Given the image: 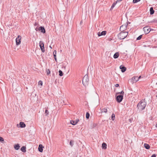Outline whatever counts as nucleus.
Returning <instances> with one entry per match:
<instances>
[{"instance_id":"1","label":"nucleus","mask_w":157,"mask_h":157,"mask_svg":"<svg viewBox=\"0 0 157 157\" xmlns=\"http://www.w3.org/2000/svg\"><path fill=\"white\" fill-rule=\"evenodd\" d=\"M145 100V99L141 100L137 105V107L140 111L143 110L146 107L147 103Z\"/></svg>"},{"instance_id":"2","label":"nucleus","mask_w":157,"mask_h":157,"mask_svg":"<svg viewBox=\"0 0 157 157\" xmlns=\"http://www.w3.org/2000/svg\"><path fill=\"white\" fill-rule=\"evenodd\" d=\"M128 34L127 32H121L118 35V38L120 40L124 39L127 36Z\"/></svg>"},{"instance_id":"3","label":"nucleus","mask_w":157,"mask_h":157,"mask_svg":"<svg viewBox=\"0 0 157 157\" xmlns=\"http://www.w3.org/2000/svg\"><path fill=\"white\" fill-rule=\"evenodd\" d=\"M89 79L88 75H85L83 77L82 83L83 85L86 86L89 84Z\"/></svg>"},{"instance_id":"4","label":"nucleus","mask_w":157,"mask_h":157,"mask_svg":"<svg viewBox=\"0 0 157 157\" xmlns=\"http://www.w3.org/2000/svg\"><path fill=\"white\" fill-rule=\"evenodd\" d=\"M138 81V76H134L132 78L129 79L128 82L131 84H133L134 83H136Z\"/></svg>"},{"instance_id":"5","label":"nucleus","mask_w":157,"mask_h":157,"mask_svg":"<svg viewBox=\"0 0 157 157\" xmlns=\"http://www.w3.org/2000/svg\"><path fill=\"white\" fill-rule=\"evenodd\" d=\"M123 98V95H119L116 96V100L118 102L120 103L122 101Z\"/></svg>"},{"instance_id":"6","label":"nucleus","mask_w":157,"mask_h":157,"mask_svg":"<svg viewBox=\"0 0 157 157\" xmlns=\"http://www.w3.org/2000/svg\"><path fill=\"white\" fill-rule=\"evenodd\" d=\"M39 46L42 52H45L44 44L42 41H40V42Z\"/></svg>"},{"instance_id":"7","label":"nucleus","mask_w":157,"mask_h":157,"mask_svg":"<svg viewBox=\"0 0 157 157\" xmlns=\"http://www.w3.org/2000/svg\"><path fill=\"white\" fill-rule=\"evenodd\" d=\"M21 38V36L18 35L16 38V43L17 45H18L20 44Z\"/></svg>"},{"instance_id":"8","label":"nucleus","mask_w":157,"mask_h":157,"mask_svg":"<svg viewBox=\"0 0 157 157\" xmlns=\"http://www.w3.org/2000/svg\"><path fill=\"white\" fill-rule=\"evenodd\" d=\"M149 29L148 26H146L143 28V30L145 34H147L150 32L151 30H149Z\"/></svg>"},{"instance_id":"9","label":"nucleus","mask_w":157,"mask_h":157,"mask_svg":"<svg viewBox=\"0 0 157 157\" xmlns=\"http://www.w3.org/2000/svg\"><path fill=\"white\" fill-rule=\"evenodd\" d=\"M128 24L127 25H122L120 27V31L121 32H124V31L126 29Z\"/></svg>"},{"instance_id":"10","label":"nucleus","mask_w":157,"mask_h":157,"mask_svg":"<svg viewBox=\"0 0 157 157\" xmlns=\"http://www.w3.org/2000/svg\"><path fill=\"white\" fill-rule=\"evenodd\" d=\"M79 121V119H76L75 121L71 120L70 121V123L73 125H75L77 124L78 122Z\"/></svg>"},{"instance_id":"11","label":"nucleus","mask_w":157,"mask_h":157,"mask_svg":"<svg viewBox=\"0 0 157 157\" xmlns=\"http://www.w3.org/2000/svg\"><path fill=\"white\" fill-rule=\"evenodd\" d=\"M106 33L107 32L106 31H104L101 32H99L98 33V35L99 36H105L106 35Z\"/></svg>"},{"instance_id":"12","label":"nucleus","mask_w":157,"mask_h":157,"mask_svg":"<svg viewBox=\"0 0 157 157\" xmlns=\"http://www.w3.org/2000/svg\"><path fill=\"white\" fill-rule=\"evenodd\" d=\"M120 68L121 70V71L122 72H124L126 70V68L124 66L122 65L120 66Z\"/></svg>"},{"instance_id":"13","label":"nucleus","mask_w":157,"mask_h":157,"mask_svg":"<svg viewBox=\"0 0 157 157\" xmlns=\"http://www.w3.org/2000/svg\"><path fill=\"white\" fill-rule=\"evenodd\" d=\"M43 148H44V147H43L42 144H39L38 148L39 151L41 152H42L43 151Z\"/></svg>"},{"instance_id":"14","label":"nucleus","mask_w":157,"mask_h":157,"mask_svg":"<svg viewBox=\"0 0 157 157\" xmlns=\"http://www.w3.org/2000/svg\"><path fill=\"white\" fill-rule=\"evenodd\" d=\"M39 30L40 31L41 33H45V30L44 27L41 26L39 28Z\"/></svg>"},{"instance_id":"15","label":"nucleus","mask_w":157,"mask_h":157,"mask_svg":"<svg viewBox=\"0 0 157 157\" xmlns=\"http://www.w3.org/2000/svg\"><path fill=\"white\" fill-rule=\"evenodd\" d=\"M19 125L20 127L21 128H23L25 127L26 125L25 123L22 122H20Z\"/></svg>"},{"instance_id":"16","label":"nucleus","mask_w":157,"mask_h":157,"mask_svg":"<svg viewBox=\"0 0 157 157\" xmlns=\"http://www.w3.org/2000/svg\"><path fill=\"white\" fill-rule=\"evenodd\" d=\"M144 147L147 149H149L150 148V147L148 144L146 143L144 144Z\"/></svg>"},{"instance_id":"17","label":"nucleus","mask_w":157,"mask_h":157,"mask_svg":"<svg viewBox=\"0 0 157 157\" xmlns=\"http://www.w3.org/2000/svg\"><path fill=\"white\" fill-rule=\"evenodd\" d=\"M107 148V144H106L103 142L102 144V148L103 149H105Z\"/></svg>"},{"instance_id":"18","label":"nucleus","mask_w":157,"mask_h":157,"mask_svg":"<svg viewBox=\"0 0 157 157\" xmlns=\"http://www.w3.org/2000/svg\"><path fill=\"white\" fill-rule=\"evenodd\" d=\"M150 11L151 15H152L154 13L155 11L153 10V7H151L150 8Z\"/></svg>"},{"instance_id":"19","label":"nucleus","mask_w":157,"mask_h":157,"mask_svg":"<svg viewBox=\"0 0 157 157\" xmlns=\"http://www.w3.org/2000/svg\"><path fill=\"white\" fill-rule=\"evenodd\" d=\"M20 147V146L19 145V144H15L14 146V148L16 150H18Z\"/></svg>"},{"instance_id":"20","label":"nucleus","mask_w":157,"mask_h":157,"mask_svg":"<svg viewBox=\"0 0 157 157\" xmlns=\"http://www.w3.org/2000/svg\"><path fill=\"white\" fill-rule=\"evenodd\" d=\"M119 56V53L117 52L114 54L113 55V57L114 59L117 58Z\"/></svg>"},{"instance_id":"21","label":"nucleus","mask_w":157,"mask_h":157,"mask_svg":"<svg viewBox=\"0 0 157 157\" xmlns=\"http://www.w3.org/2000/svg\"><path fill=\"white\" fill-rule=\"evenodd\" d=\"M26 147L24 146H22L21 149V151H22L23 152H25L26 151Z\"/></svg>"},{"instance_id":"22","label":"nucleus","mask_w":157,"mask_h":157,"mask_svg":"<svg viewBox=\"0 0 157 157\" xmlns=\"http://www.w3.org/2000/svg\"><path fill=\"white\" fill-rule=\"evenodd\" d=\"M101 113H106L107 112V110L106 108H103L101 109Z\"/></svg>"},{"instance_id":"23","label":"nucleus","mask_w":157,"mask_h":157,"mask_svg":"<svg viewBox=\"0 0 157 157\" xmlns=\"http://www.w3.org/2000/svg\"><path fill=\"white\" fill-rule=\"evenodd\" d=\"M124 92L122 90L120 92H118V93H117L116 94H120L121 95H123V96L124 94Z\"/></svg>"},{"instance_id":"24","label":"nucleus","mask_w":157,"mask_h":157,"mask_svg":"<svg viewBox=\"0 0 157 157\" xmlns=\"http://www.w3.org/2000/svg\"><path fill=\"white\" fill-rule=\"evenodd\" d=\"M90 115L89 113L87 112L86 114V117L87 119H88L89 118Z\"/></svg>"},{"instance_id":"25","label":"nucleus","mask_w":157,"mask_h":157,"mask_svg":"<svg viewBox=\"0 0 157 157\" xmlns=\"http://www.w3.org/2000/svg\"><path fill=\"white\" fill-rule=\"evenodd\" d=\"M59 75L60 76H62L63 75V72L62 71L60 70H59Z\"/></svg>"},{"instance_id":"26","label":"nucleus","mask_w":157,"mask_h":157,"mask_svg":"<svg viewBox=\"0 0 157 157\" xmlns=\"http://www.w3.org/2000/svg\"><path fill=\"white\" fill-rule=\"evenodd\" d=\"M117 3V2L116 3H113V4L112 5V6H111V7L110 10H112L113 9L115 5Z\"/></svg>"},{"instance_id":"27","label":"nucleus","mask_w":157,"mask_h":157,"mask_svg":"<svg viewBox=\"0 0 157 157\" xmlns=\"http://www.w3.org/2000/svg\"><path fill=\"white\" fill-rule=\"evenodd\" d=\"M0 141L2 142V143H4V139L0 136Z\"/></svg>"},{"instance_id":"28","label":"nucleus","mask_w":157,"mask_h":157,"mask_svg":"<svg viewBox=\"0 0 157 157\" xmlns=\"http://www.w3.org/2000/svg\"><path fill=\"white\" fill-rule=\"evenodd\" d=\"M115 114L114 113H113L111 116V118L112 120L113 121L115 119Z\"/></svg>"},{"instance_id":"29","label":"nucleus","mask_w":157,"mask_h":157,"mask_svg":"<svg viewBox=\"0 0 157 157\" xmlns=\"http://www.w3.org/2000/svg\"><path fill=\"white\" fill-rule=\"evenodd\" d=\"M142 36V35H140L136 38L137 40H139L141 39Z\"/></svg>"},{"instance_id":"30","label":"nucleus","mask_w":157,"mask_h":157,"mask_svg":"<svg viewBox=\"0 0 157 157\" xmlns=\"http://www.w3.org/2000/svg\"><path fill=\"white\" fill-rule=\"evenodd\" d=\"M46 72L47 75H49L50 73V71L49 69H47L46 70Z\"/></svg>"},{"instance_id":"31","label":"nucleus","mask_w":157,"mask_h":157,"mask_svg":"<svg viewBox=\"0 0 157 157\" xmlns=\"http://www.w3.org/2000/svg\"><path fill=\"white\" fill-rule=\"evenodd\" d=\"M70 144L71 147H72L74 145V141L71 140L70 142Z\"/></svg>"},{"instance_id":"32","label":"nucleus","mask_w":157,"mask_h":157,"mask_svg":"<svg viewBox=\"0 0 157 157\" xmlns=\"http://www.w3.org/2000/svg\"><path fill=\"white\" fill-rule=\"evenodd\" d=\"M56 51L55 50L53 52V55L54 57H56Z\"/></svg>"},{"instance_id":"33","label":"nucleus","mask_w":157,"mask_h":157,"mask_svg":"<svg viewBox=\"0 0 157 157\" xmlns=\"http://www.w3.org/2000/svg\"><path fill=\"white\" fill-rule=\"evenodd\" d=\"M140 0H133V3H137L140 1Z\"/></svg>"},{"instance_id":"34","label":"nucleus","mask_w":157,"mask_h":157,"mask_svg":"<svg viewBox=\"0 0 157 157\" xmlns=\"http://www.w3.org/2000/svg\"><path fill=\"white\" fill-rule=\"evenodd\" d=\"M45 113L46 114V115H47L49 114V112L48 110L46 109L45 111Z\"/></svg>"},{"instance_id":"35","label":"nucleus","mask_w":157,"mask_h":157,"mask_svg":"<svg viewBox=\"0 0 157 157\" xmlns=\"http://www.w3.org/2000/svg\"><path fill=\"white\" fill-rule=\"evenodd\" d=\"M151 22L157 23V20L156 19H153Z\"/></svg>"},{"instance_id":"36","label":"nucleus","mask_w":157,"mask_h":157,"mask_svg":"<svg viewBox=\"0 0 157 157\" xmlns=\"http://www.w3.org/2000/svg\"><path fill=\"white\" fill-rule=\"evenodd\" d=\"M38 84H39L41 86H42V84H43L42 81H41L40 80V81L38 82Z\"/></svg>"},{"instance_id":"37","label":"nucleus","mask_w":157,"mask_h":157,"mask_svg":"<svg viewBox=\"0 0 157 157\" xmlns=\"http://www.w3.org/2000/svg\"><path fill=\"white\" fill-rule=\"evenodd\" d=\"M133 121V119L132 118H130L128 120L129 122L130 123H131L132 121Z\"/></svg>"},{"instance_id":"38","label":"nucleus","mask_w":157,"mask_h":157,"mask_svg":"<svg viewBox=\"0 0 157 157\" xmlns=\"http://www.w3.org/2000/svg\"><path fill=\"white\" fill-rule=\"evenodd\" d=\"M156 155L155 154H153L151 157H156Z\"/></svg>"},{"instance_id":"39","label":"nucleus","mask_w":157,"mask_h":157,"mask_svg":"<svg viewBox=\"0 0 157 157\" xmlns=\"http://www.w3.org/2000/svg\"><path fill=\"white\" fill-rule=\"evenodd\" d=\"M119 84H116L115 85V86H116V87H118V86H119Z\"/></svg>"},{"instance_id":"40","label":"nucleus","mask_w":157,"mask_h":157,"mask_svg":"<svg viewBox=\"0 0 157 157\" xmlns=\"http://www.w3.org/2000/svg\"><path fill=\"white\" fill-rule=\"evenodd\" d=\"M35 29L36 30V31H38L39 30V28H38L37 27H36Z\"/></svg>"},{"instance_id":"41","label":"nucleus","mask_w":157,"mask_h":157,"mask_svg":"<svg viewBox=\"0 0 157 157\" xmlns=\"http://www.w3.org/2000/svg\"><path fill=\"white\" fill-rule=\"evenodd\" d=\"M38 25V24L36 22H35L34 24V25H35V26H36Z\"/></svg>"},{"instance_id":"42","label":"nucleus","mask_w":157,"mask_h":157,"mask_svg":"<svg viewBox=\"0 0 157 157\" xmlns=\"http://www.w3.org/2000/svg\"><path fill=\"white\" fill-rule=\"evenodd\" d=\"M141 76H139V77H138V81L139 80V79H140V78H141Z\"/></svg>"},{"instance_id":"43","label":"nucleus","mask_w":157,"mask_h":157,"mask_svg":"<svg viewBox=\"0 0 157 157\" xmlns=\"http://www.w3.org/2000/svg\"><path fill=\"white\" fill-rule=\"evenodd\" d=\"M122 0H117V2H119L122 1Z\"/></svg>"},{"instance_id":"44","label":"nucleus","mask_w":157,"mask_h":157,"mask_svg":"<svg viewBox=\"0 0 157 157\" xmlns=\"http://www.w3.org/2000/svg\"><path fill=\"white\" fill-rule=\"evenodd\" d=\"M54 59H55V60L56 62H57V59H56V57H54Z\"/></svg>"},{"instance_id":"45","label":"nucleus","mask_w":157,"mask_h":157,"mask_svg":"<svg viewBox=\"0 0 157 157\" xmlns=\"http://www.w3.org/2000/svg\"><path fill=\"white\" fill-rule=\"evenodd\" d=\"M96 125H97V124H94V127L96 126Z\"/></svg>"},{"instance_id":"46","label":"nucleus","mask_w":157,"mask_h":157,"mask_svg":"<svg viewBox=\"0 0 157 157\" xmlns=\"http://www.w3.org/2000/svg\"><path fill=\"white\" fill-rule=\"evenodd\" d=\"M49 47L50 48H52V47L51 46H50Z\"/></svg>"},{"instance_id":"47","label":"nucleus","mask_w":157,"mask_h":157,"mask_svg":"<svg viewBox=\"0 0 157 157\" xmlns=\"http://www.w3.org/2000/svg\"><path fill=\"white\" fill-rule=\"evenodd\" d=\"M64 67V68H65V66H63L62 67V68H63Z\"/></svg>"},{"instance_id":"48","label":"nucleus","mask_w":157,"mask_h":157,"mask_svg":"<svg viewBox=\"0 0 157 157\" xmlns=\"http://www.w3.org/2000/svg\"><path fill=\"white\" fill-rule=\"evenodd\" d=\"M82 21H81L80 22V24H81V23H82Z\"/></svg>"},{"instance_id":"49","label":"nucleus","mask_w":157,"mask_h":157,"mask_svg":"<svg viewBox=\"0 0 157 157\" xmlns=\"http://www.w3.org/2000/svg\"><path fill=\"white\" fill-rule=\"evenodd\" d=\"M156 84L157 85V82L156 83Z\"/></svg>"},{"instance_id":"50","label":"nucleus","mask_w":157,"mask_h":157,"mask_svg":"<svg viewBox=\"0 0 157 157\" xmlns=\"http://www.w3.org/2000/svg\"><path fill=\"white\" fill-rule=\"evenodd\" d=\"M156 97H157V95H156Z\"/></svg>"}]
</instances>
